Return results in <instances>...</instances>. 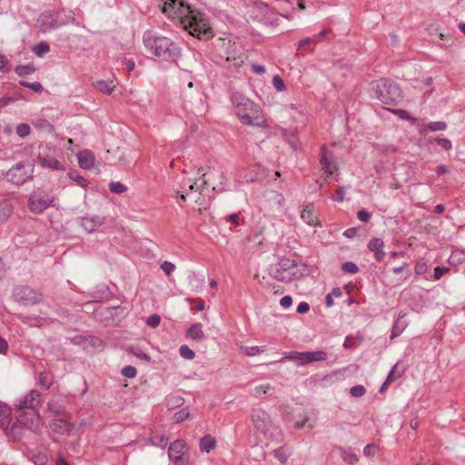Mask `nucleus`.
<instances>
[{
  "label": "nucleus",
  "instance_id": "1",
  "mask_svg": "<svg viewBox=\"0 0 465 465\" xmlns=\"http://www.w3.org/2000/svg\"><path fill=\"white\" fill-rule=\"evenodd\" d=\"M162 12L170 20L179 23L193 36L199 39L213 36L207 15L192 8L184 0H164Z\"/></svg>",
  "mask_w": 465,
  "mask_h": 465
},
{
  "label": "nucleus",
  "instance_id": "2",
  "mask_svg": "<svg viewBox=\"0 0 465 465\" xmlns=\"http://www.w3.org/2000/svg\"><path fill=\"white\" fill-rule=\"evenodd\" d=\"M232 111L240 122L248 126L268 128L267 118L259 104L239 92L231 94Z\"/></svg>",
  "mask_w": 465,
  "mask_h": 465
},
{
  "label": "nucleus",
  "instance_id": "3",
  "mask_svg": "<svg viewBox=\"0 0 465 465\" xmlns=\"http://www.w3.org/2000/svg\"><path fill=\"white\" fill-rule=\"evenodd\" d=\"M143 42L147 51L163 60L174 59L180 54L178 45L165 36L157 35L153 31H146Z\"/></svg>",
  "mask_w": 465,
  "mask_h": 465
},
{
  "label": "nucleus",
  "instance_id": "4",
  "mask_svg": "<svg viewBox=\"0 0 465 465\" xmlns=\"http://www.w3.org/2000/svg\"><path fill=\"white\" fill-rule=\"evenodd\" d=\"M374 93L382 104L396 105L402 100V91L394 82L382 78L375 83Z\"/></svg>",
  "mask_w": 465,
  "mask_h": 465
},
{
  "label": "nucleus",
  "instance_id": "5",
  "mask_svg": "<svg viewBox=\"0 0 465 465\" xmlns=\"http://www.w3.org/2000/svg\"><path fill=\"white\" fill-rule=\"evenodd\" d=\"M273 277L282 282H291L302 276L301 265L294 260L282 257L272 270Z\"/></svg>",
  "mask_w": 465,
  "mask_h": 465
},
{
  "label": "nucleus",
  "instance_id": "6",
  "mask_svg": "<svg viewBox=\"0 0 465 465\" xmlns=\"http://www.w3.org/2000/svg\"><path fill=\"white\" fill-rule=\"evenodd\" d=\"M34 165L29 162H20L6 173V179L15 185L20 186L33 178Z\"/></svg>",
  "mask_w": 465,
  "mask_h": 465
},
{
  "label": "nucleus",
  "instance_id": "7",
  "mask_svg": "<svg viewBox=\"0 0 465 465\" xmlns=\"http://www.w3.org/2000/svg\"><path fill=\"white\" fill-rule=\"evenodd\" d=\"M54 197L44 191H35L28 199L29 210L36 214L42 213L52 205Z\"/></svg>",
  "mask_w": 465,
  "mask_h": 465
},
{
  "label": "nucleus",
  "instance_id": "8",
  "mask_svg": "<svg viewBox=\"0 0 465 465\" xmlns=\"http://www.w3.org/2000/svg\"><path fill=\"white\" fill-rule=\"evenodd\" d=\"M15 300L25 305H34L43 300V294L29 286H17L13 291Z\"/></svg>",
  "mask_w": 465,
  "mask_h": 465
},
{
  "label": "nucleus",
  "instance_id": "9",
  "mask_svg": "<svg viewBox=\"0 0 465 465\" xmlns=\"http://www.w3.org/2000/svg\"><path fill=\"white\" fill-rule=\"evenodd\" d=\"M169 460L175 465H187L190 455L187 445L183 440H176L172 442L168 450Z\"/></svg>",
  "mask_w": 465,
  "mask_h": 465
},
{
  "label": "nucleus",
  "instance_id": "10",
  "mask_svg": "<svg viewBox=\"0 0 465 465\" xmlns=\"http://www.w3.org/2000/svg\"><path fill=\"white\" fill-rule=\"evenodd\" d=\"M42 402V396L39 391L35 390L30 391L24 397H21L16 400L15 406L16 407L17 411H38L37 407Z\"/></svg>",
  "mask_w": 465,
  "mask_h": 465
},
{
  "label": "nucleus",
  "instance_id": "11",
  "mask_svg": "<svg viewBox=\"0 0 465 465\" xmlns=\"http://www.w3.org/2000/svg\"><path fill=\"white\" fill-rule=\"evenodd\" d=\"M17 422L34 432L40 430L41 416L38 411L16 412Z\"/></svg>",
  "mask_w": 465,
  "mask_h": 465
},
{
  "label": "nucleus",
  "instance_id": "12",
  "mask_svg": "<svg viewBox=\"0 0 465 465\" xmlns=\"http://www.w3.org/2000/svg\"><path fill=\"white\" fill-rule=\"evenodd\" d=\"M251 420L257 430L262 433H266L272 427V420L269 414L262 409H254L251 414Z\"/></svg>",
  "mask_w": 465,
  "mask_h": 465
},
{
  "label": "nucleus",
  "instance_id": "13",
  "mask_svg": "<svg viewBox=\"0 0 465 465\" xmlns=\"http://www.w3.org/2000/svg\"><path fill=\"white\" fill-rule=\"evenodd\" d=\"M36 24L42 33H46L57 29L54 14L51 11L42 13L38 16Z\"/></svg>",
  "mask_w": 465,
  "mask_h": 465
},
{
  "label": "nucleus",
  "instance_id": "14",
  "mask_svg": "<svg viewBox=\"0 0 465 465\" xmlns=\"http://www.w3.org/2000/svg\"><path fill=\"white\" fill-rule=\"evenodd\" d=\"M302 220L310 226L321 227L322 224L316 213L315 206L312 203H308L302 206L301 212Z\"/></svg>",
  "mask_w": 465,
  "mask_h": 465
},
{
  "label": "nucleus",
  "instance_id": "15",
  "mask_svg": "<svg viewBox=\"0 0 465 465\" xmlns=\"http://www.w3.org/2000/svg\"><path fill=\"white\" fill-rule=\"evenodd\" d=\"M77 159L80 168L91 170L95 163V157L90 150H82L77 153Z\"/></svg>",
  "mask_w": 465,
  "mask_h": 465
},
{
  "label": "nucleus",
  "instance_id": "16",
  "mask_svg": "<svg viewBox=\"0 0 465 465\" xmlns=\"http://www.w3.org/2000/svg\"><path fill=\"white\" fill-rule=\"evenodd\" d=\"M322 170L328 174L331 175L335 170L336 165L332 161V155L327 151L326 146L322 147V155L320 159Z\"/></svg>",
  "mask_w": 465,
  "mask_h": 465
},
{
  "label": "nucleus",
  "instance_id": "17",
  "mask_svg": "<svg viewBox=\"0 0 465 465\" xmlns=\"http://www.w3.org/2000/svg\"><path fill=\"white\" fill-rule=\"evenodd\" d=\"M368 249L373 252L374 258L377 262L383 260L385 256L384 242L381 238H372L368 242Z\"/></svg>",
  "mask_w": 465,
  "mask_h": 465
},
{
  "label": "nucleus",
  "instance_id": "18",
  "mask_svg": "<svg viewBox=\"0 0 465 465\" xmlns=\"http://www.w3.org/2000/svg\"><path fill=\"white\" fill-rule=\"evenodd\" d=\"M50 429L60 435L69 434L72 426L69 422L63 419H54L49 422Z\"/></svg>",
  "mask_w": 465,
  "mask_h": 465
},
{
  "label": "nucleus",
  "instance_id": "19",
  "mask_svg": "<svg viewBox=\"0 0 465 465\" xmlns=\"http://www.w3.org/2000/svg\"><path fill=\"white\" fill-rule=\"evenodd\" d=\"M104 219L99 216L83 217L81 225L87 232H93L104 223Z\"/></svg>",
  "mask_w": 465,
  "mask_h": 465
},
{
  "label": "nucleus",
  "instance_id": "20",
  "mask_svg": "<svg viewBox=\"0 0 465 465\" xmlns=\"http://www.w3.org/2000/svg\"><path fill=\"white\" fill-rule=\"evenodd\" d=\"M36 163L42 167L51 170L62 171L64 169L63 163L53 157L38 155L36 158Z\"/></svg>",
  "mask_w": 465,
  "mask_h": 465
},
{
  "label": "nucleus",
  "instance_id": "21",
  "mask_svg": "<svg viewBox=\"0 0 465 465\" xmlns=\"http://www.w3.org/2000/svg\"><path fill=\"white\" fill-rule=\"evenodd\" d=\"M205 335L203 330V324L200 322L192 324L186 331V338L195 341H202Z\"/></svg>",
  "mask_w": 465,
  "mask_h": 465
},
{
  "label": "nucleus",
  "instance_id": "22",
  "mask_svg": "<svg viewBox=\"0 0 465 465\" xmlns=\"http://www.w3.org/2000/svg\"><path fill=\"white\" fill-rule=\"evenodd\" d=\"M54 19L57 28L66 25L74 21V14L72 11H65L64 9L54 12Z\"/></svg>",
  "mask_w": 465,
  "mask_h": 465
},
{
  "label": "nucleus",
  "instance_id": "23",
  "mask_svg": "<svg viewBox=\"0 0 465 465\" xmlns=\"http://www.w3.org/2000/svg\"><path fill=\"white\" fill-rule=\"evenodd\" d=\"M11 423V409L8 405L0 402V428L6 430Z\"/></svg>",
  "mask_w": 465,
  "mask_h": 465
},
{
  "label": "nucleus",
  "instance_id": "24",
  "mask_svg": "<svg viewBox=\"0 0 465 465\" xmlns=\"http://www.w3.org/2000/svg\"><path fill=\"white\" fill-rule=\"evenodd\" d=\"M216 440L210 434L203 436L199 441V448L202 452L209 453L212 450L216 448Z\"/></svg>",
  "mask_w": 465,
  "mask_h": 465
},
{
  "label": "nucleus",
  "instance_id": "25",
  "mask_svg": "<svg viewBox=\"0 0 465 465\" xmlns=\"http://www.w3.org/2000/svg\"><path fill=\"white\" fill-rule=\"evenodd\" d=\"M326 359L327 353L324 351H305V364L323 361Z\"/></svg>",
  "mask_w": 465,
  "mask_h": 465
},
{
  "label": "nucleus",
  "instance_id": "26",
  "mask_svg": "<svg viewBox=\"0 0 465 465\" xmlns=\"http://www.w3.org/2000/svg\"><path fill=\"white\" fill-rule=\"evenodd\" d=\"M338 450L340 451L341 459L345 462L349 464H355L356 462H358L359 459L351 448L339 447Z\"/></svg>",
  "mask_w": 465,
  "mask_h": 465
},
{
  "label": "nucleus",
  "instance_id": "27",
  "mask_svg": "<svg viewBox=\"0 0 465 465\" xmlns=\"http://www.w3.org/2000/svg\"><path fill=\"white\" fill-rule=\"evenodd\" d=\"M149 441L153 446L164 449L168 444V438L163 433L153 432L149 437Z\"/></svg>",
  "mask_w": 465,
  "mask_h": 465
},
{
  "label": "nucleus",
  "instance_id": "28",
  "mask_svg": "<svg viewBox=\"0 0 465 465\" xmlns=\"http://www.w3.org/2000/svg\"><path fill=\"white\" fill-rule=\"evenodd\" d=\"M94 87L104 94H111L115 88L114 81L99 80L94 84Z\"/></svg>",
  "mask_w": 465,
  "mask_h": 465
},
{
  "label": "nucleus",
  "instance_id": "29",
  "mask_svg": "<svg viewBox=\"0 0 465 465\" xmlns=\"http://www.w3.org/2000/svg\"><path fill=\"white\" fill-rule=\"evenodd\" d=\"M204 176H205V173L203 174L202 178H200L198 181L193 182V183L191 180H187L183 183V184L187 185L191 192L196 191V192L202 193L203 187L207 184V180L204 178Z\"/></svg>",
  "mask_w": 465,
  "mask_h": 465
},
{
  "label": "nucleus",
  "instance_id": "30",
  "mask_svg": "<svg viewBox=\"0 0 465 465\" xmlns=\"http://www.w3.org/2000/svg\"><path fill=\"white\" fill-rule=\"evenodd\" d=\"M298 361L300 365H305V351H287L282 361Z\"/></svg>",
  "mask_w": 465,
  "mask_h": 465
},
{
  "label": "nucleus",
  "instance_id": "31",
  "mask_svg": "<svg viewBox=\"0 0 465 465\" xmlns=\"http://www.w3.org/2000/svg\"><path fill=\"white\" fill-rule=\"evenodd\" d=\"M291 455V451L286 446H282L273 450V456L282 463H285Z\"/></svg>",
  "mask_w": 465,
  "mask_h": 465
},
{
  "label": "nucleus",
  "instance_id": "32",
  "mask_svg": "<svg viewBox=\"0 0 465 465\" xmlns=\"http://www.w3.org/2000/svg\"><path fill=\"white\" fill-rule=\"evenodd\" d=\"M245 58V55L242 53H241L237 55H228L226 60L229 63L228 66H232L235 69H238L242 65Z\"/></svg>",
  "mask_w": 465,
  "mask_h": 465
},
{
  "label": "nucleus",
  "instance_id": "33",
  "mask_svg": "<svg viewBox=\"0 0 465 465\" xmlns=\"http://www.w3.org/2000/svg\"><path fill=\"white\" fill-rule=\"evenodd\" d=\"M68 177L83 188L87 187L89 184L88 180L82 176L80 173H78L76 171L70 172L68 173Z\"/></svg>",
  "mask_w": 465,
  "mask_h": 465
},
{
  "label": "nucleus",
  "instance_id": "34",
  "mask_svg": "<svg viewBox=\"0 0 465 465\" xmlns=\"http://www.w3.org/2000/svg\"><path fill=\"white\" fill-rule=\"evenodd\" d=\"M50 51V46L46 42H40L33 47V52L38 57H43Z\"/></svg>",
  "mask_w": 465,
  "mask_h": 465
},
{
  "label": "nucleus",
  "instance_id": "35",
  "mask_svg": "<svg viewBox=\"0 0 465 465\" xmlns=\"http://www.w3.org/2000/svg\"><path fill=\"white\" fill-rule=\"evenodd\" d=\"M184 400L178 395H170L166 398V404L169 409H174L183 404Z\"/></svg>",
  "mask_w": 465,
  "mask_h": 465
},
{
  "label": "nucleus",
  "instance_id": "36",
  "mask_svg": "<svg viewBox=\"0 0 465 465\" xmlns=\"http://www.w3.org/2000/svg\"><path fill=\"white\" fill-rule=\"evenodd\" d=\"M38 382L44 389L48 390L53 384V378L48 372H41Z\"/></svg>",
  "mask_w": 465,
  "mask_h": 465
},
{
  "label": "nucleus",
  "instance_id": "37",
  "mask_svg": "<svg viewBox=\"0 0 465 465\" xmlns=\"http://www.w3.org/2000/svg\"><path fill=\"white\" fill-rule=\"evenodd\" d=\"M127 351L130 354H132V355H134V356L137 357L138 359L143 360L144 361L149 362L151 361V357L147 353L143 352V351H141V350H139L137 348L129 347L127 349Z\"/></svg>",
  "mask_w": 465,
  "mask_h": 465
},
{
  "label": "nucleus",
  "instance_id": "38",
  "mask_svg": "<svg viewBox=\"0 0 465 465\" xmlns=\"http://www.w3.org/2000/svg\"><path fill=\"white\" fill-rule=\"evenodd\" d=\"M15 72L17 75L24 77L34 73L35 68L32 65H17L15 68Z\"/></svg>",
  "mask_w": 465,
  "mask_h": 465
},
{
  "label": "nucleus",
  "instance_id": "39",
  "mask_svg": "<svg viewBox=\"0 0 465 465\" xmlns=\"http://www.w3.org/2000/svg\"><path fill=\"white\" fill-rule=\"evenodd\" d=\"M180 355L186 360H193L195 357L194 351L186 344L179 348Z\"/></svg>",
  "mask_w": 465,
  "mask_h": 465
},
{
  "label": "nucleus",
  "instance_id": "40",
  "mask_svg": "<svg viewBox=\"0 0 465 465\" xmlns=\"http://www.w3.org/2000/svg\"><path fill=\"white\" fill-rule=\"evenodd\" d=\"M447 128V124L443 121L430 122L426 125V129L430 132L444 131Z\"/></svg>",
  "mask_w": 465,
  "mask_h": 465
},
{
  "label": "nucleus",
  "instance_id": "41",
  "mask_svg": "<svg viewBox=\"0 0 465 465\" xmlns=\"http://www.w3.org/2000/svg\"><path fill=\"white\" fill-rule=\"evenodd\" d=\"M109 189L114 193L121 194L127 190V187L120 182H112L109 184Z\"/></svg>",
  "mask_w": 465,
  "mask_h": 465
},
{
  "label": "nucleus",
  "instance_id": "42",
  "mask_svg": "<svg viewBox=\"0 0 465 465\" xmlns=\"http://www.w3.org/2000/svg\"><path fill=\"white\" fill-rule=\"evenodd\" d=\"M341 271L343 272L354 274V273H357L359 272V267L353 262H345L341 265Z\"/></svg>",
  "mask_w": 465,
  "mask_h": 465
},
{
  "label": "nucleus",
  "instance_id": "43",
  "mask_svg": "<svg viewBox=\"0 0 465 465\" xmlns=\"http://www.w3.org/2000/svg\"><path fill=\"white\" fill-rule=\"evenodd\" d=\"M190 413L187 408L181 409L177 411L173 415V420L175 422H183L189 417Z\"/></svg>",
  "mask_w": 465,
  "mask_h": 465
},
{
  "label": "nucleus",
  "instance_id": "44",
  "mask_svg": "<svg viewBox=\"0 0 465 465\" xmlns=\"http://www.w3.org/2000/svg\"><path fill=\"white\" fill-rule=\"evenodd\" d=\"M30 131H31V128L29 126V124H19L17 126H16V134L18 136L20 137H26L29 135L30 134Z\"/></svg>",
  "mask_w": 465,
  "mask_h": 465
},
{
  "label": "nucleus",
  "instance_id": "45",
  "mask_svg": "<svg viewBox=\"0 0 465 465\" xmlns=\"http://www.w3.org/2000/svg\"><path fill=\"white\" fill-rule=\"evenodd\" d=\"M19 84L22 86L30 88L33 91L37 92V93L41 92L43 90V85L39 82L29 83V82L22 80L19 82Z\"/></svg>",
  "mask_w": 465,
  "mask_h": 465
},
{
  "label": "nucleus",
  "instance_id": "46",
  "mask_svg": "<svg viewBox=\"0 0 465 465\" xmlns=\"http://www.w3.org/2000/svg\"><path fill=\"white\" fill-rule=\"evenodd\" d=\"M242 350L248 356H255L264 351V349L260 346L244 347Z\"/></svg>",
  "mask_w": 465,
  "mask_h": 465
},
{
  "label": "nucleus",
  "instance_id": "47",
  "mask_svg": "<svg viewBox=\"0 0 465 465\" xmlns=\"http://www.w3.org/2000/svg\"><path fill=\"white\" fill-rule=\"evenodd\" d=\"M350 393L352 397L359 398L366 393V389L362 385H355L350 389Z\"/></svg>",
  "mask_w": 465,
  "mask_h": 465
},
{
  "label": "nucleus",
  "instance_id": "48",
  "mask_svg": "<svg viewBox=\"0 0 465 465\" xmlns=\"http://www.w3.org/2000/svg\"><path fill=\"white\" fill-rule=\"evenodd\" d=\"M121 373L126 378H134L137 374V371L134 366L128 365L122 369Z\"/></svg>",
  "mask_w": 465,
  "mask_h": 465
},
{
  "label": "nucleus",
  "instance_id": "49",
  "mask_svg": "<svg viewBox=\"0 0 465 465\" xmlns=\"http://www.w3.org/2000/svg\"><path fill=\"white\" fill-rule=\"evenodd\" d=\"M428 270V264L426 262H418L416 264H415V267H414V272L417 274V275H423L426 273Z\"/></svg>",
  "mask_w": 465,
  "mask_h": 465
},
{
  "label": "nucleus",
  "instance_id": "50",
  "mask_svg": "<svg viewBox=\"0 0 465 465\" xmlns=\"http://www.w3.org/2000/svg\"><path fill=\"white\" fill-rule=\"evenodd\" d=\"M227 222L230 223L231 225L233 227H237V226L241 225L242 223V218L241 216V213L231 214L228 217Z\"/></svg>",
  "mask_w": 465,
  "mask_h": 465
},
{
  "label": "nucleus",
  "instance_id": "51",
  "mask_svg": "<svg viewBox=\"0 0 465 465\" xmlns=\"http://www.w3.org/2000/svg\"><path fill=\"white\" fill-rule=\"evenodd\" d=\"M450 271V269L448 267H440V266H437L435 267L434 269V273H433V276H432V279L434 281H438L440 280L445 273H447L448 272Z\"/></svg>",
  "mask_w": 465,
  "mask_h": 465
},
{
  "label": "nucleus",
  "instance_id": "52",
  "mask_svg": "<svg viewBox=\"0 0 465 465\" xmlns=\"http://www.w3.org/2000/svg\"><path fill=\"white\" fill-rule=\"evenodd\" d=\"M396 370H397V364H395V365L392 367V369L391 370V371L388 373L387 378H386V380H385V381H386L387 383H389V384H390V383H391V381H393L395 379H398V378H400V377L401 376V374H402V373H401V372H398V373H397Z\"/></svg>",
  "mask_w": 465,
  "mask_h": 465
},
{
  "label": "nucleus",
  "instance_id": "53",
  "mask_svg": "<svg viewBox=\"0 0 465 465\" xmlns=\"http://www.w3.org/2000/svg\"><path fill=\"white\" fill-rule=\"evenodd\" d=\"M272 84L274 86V88L279 91V92H282L285 89V84H284V82L283 80L281 78L280 75H274L273 78H272Z\"/></svg>",
  "mask_w": 465,
  "mask_h": 465
},
{
  "label": "nucleus",
  "instance_id": "54",
  "mask_svg": "<svg viewBox=\"0 0 465 465\" xmlns=\"http://www.w3.org/2000/svg\"><path fill=\"white\" fill-rule=\"evenodd\" d=\"M404 329L405 325H401L400 320L398 319L392 327L391 337L393 338L399 336Z\"/></svg>",
  "mask_w": 465,
  "mask_h": 465
},
{
  "label": "nucleus",
  "instance_id": "55",
  "mask_svg": "<svg viewBox=\"0 0 465 465\" xmlns=\"http://www.w3.org/2000/svg\"><path fill=\"white\" fill-rule=\"evenodd\" d=\"M160 322L161 317L158 314H152L146 320V323L152 328H156L160 324Z\"/></svg>",
  "mask_w": 465,
  "mask_h": 465
},
{
  "label": "nucleus",
  "instance_id": "56",
  "mask_svg": "<svg viewBox=\"0 0 465 465\" xmlns=\"http://www.w3.org/2000/svg\"><path fill=\"white\" fill-rule=\"evenodd\" d=\"M357 218L362 223H368L371 218V213L364 209L358 211Z\"/></svg>",
  "mask_w": 465,
  "mask_h": 465
},
{
  "label": "nucleus",
  "instance_id": "57",
  "mask_svg": "<svg viewBox=\"0 0 465 465\" xmlns=\"http://www.w3.org/2000/svg\"><path fill=\"white\" fill-rule=\"evenodd\" d=\"M378 447L375 444H367L363 449V454L366 457H372L376 454Z\"/></svg>",
  "mask_w": 465,
  "mask_h": 465
},
{
  "label": "nucleus",
  "instance_id": "58",
  "mask_svg": "<svg viewBox=\"0 0 465 465\" xmlns=\"http://www.w3.org/2000/svg\"><path fill=\"white\" fill-rule=\"evenodd\" d=\"M10 69V63L5 54H0V72H8Z\"/></svg>",
  "mask_w": 465,
  "mask_h": 465
},
{
  "label": "nucleus",
  "instance_id": "59",
  "mask_svg": "<svg viewBox=\"0 0 465 465\" xmlns=\"http://www.w3.org/2000/svg\"><path fill=\"white\" fill-rule=\"evenodd\" d=\"M391 112L393 113L394 114L398 115L399 117H401V119L411 120V121L415 120L405 110H402V109H393V110H391Z\"/></svg>",
  "mask_w": 465,
  "mask_h": 465
},
{
  "label": "nucleus",
  "instance_id": "60",
  "mask_svg": "<svg viewBox=\"0 0 465 465\" xmlns=\"http://www.w3.org/2000/svg\"><path fill=\"white\" fill-rule=\"evenodd\" d=\"M161 269L166 275H170L174 271L175 265L173 262L165 261L161 264Z\"/></svg>",
  "mask_w": 465,
  "mask_h": 465
},
{
  "label": "nucleus",
  "instance_id": "61",
  "mask_svg": "<svg viewBox=\"0 0 465 465\" xmlns=\"http://www.w3.org/2000/svg\"><path fill=\"white\" fill-rule=\"evenodd\" d=\"M47 409L54 415H60V414L64 413V409L63 407H61V406L56 407L52 402L47 403Z\"/></svg>",
  "mask_w": 465,
  "mask_h": 465
},
{
  "label": "nucleus",
  "instance_id": "62",
  "mask_svg": "<svg viewBox=\"0 0 465 465\" xmlns=\"http://www.w3.org/2000/svg\"><path fill=\"white\" fill-rule=\"evenodd\" d=\"M436 143L445 150H450L452 147L451 142L447 138H437Z\"/></svg>",
  "mask_w": 465,
  "mask_h": 465
},
{
  "label": "nucleus",
  "instance_id": "63",
  "mask_svg": "<svg viewBox=\"0 0 465 465\" xmlns=\"http://www.w3.org/2000/svg\"><path fill=\"white\" fill-rule=\"evenodd\" d=\"M251 69L256 74H263L266 72V68L264 65L255 63L251 64Z\"/></svg>",
  "mask_w": 465,
  "mask_h": 465
},
{
  "label": "nucleus",
  "instance_id": "64",
  "mask_svg": "<svg viewBox=\"0 0 465 465\" xmlns=\"http://www.w3.org/2000/svg\"><path fill=\"white\" fill-rule=\"evenodd\" d=\"M292 298L291 295H285L283 296L281 300H280V305L283 308V309H288L292 306Z\"/></svg>",
  "mask_w": 465,
  "mask_h": 465
}]
</instances>
